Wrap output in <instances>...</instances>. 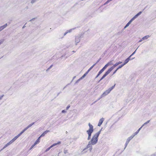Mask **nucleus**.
Masks as SVG:
<instances>
[{"label":"nucleus","mask_w":156,"mask_h":156,"mask_svg":"<svg viewBox=\"0 0 156 156\" xmlns=\"http://www.w3.org/2000/svg\"><path fill=\"white\" fill-rule=\"evenodd\" d=\"M34 123H35V122H33L32 123L30 124H31V126H33V125L34 124Z\"/></svg>","instance_id":"63"},{"label":"nucleus","mask_w":156,"mask_h":156,"mask_svg":"<svg viewBox=\"0 0 156 156\" xmlns=\"http://www.w3.org/2000/svg\"><path fill=\"white\" fill-rule=\"evenodd\" d=\"M31 126L30 124L28 126H27V127L28 129L30 127H31Z\"/></svg>","instance_id":"50"},{"label":"nucleus","mask_w":156,"mask_h":156,"mask_svg":"<svg viewBox=\"0 0 156 156\" xmlns=\"http://www.w3.org/2000/svg\"><path fill=\"white\" fill-rule=\"evenodd\" d=\"M92 147H90V148L89 150H90V151H91L92 150Z\"/></svg>","instance_id":"59"},{"label":"nucleus","mask_w":156,"mask_h":156,"mask_svg":"<svg viewBox=\"0 0 156 156\" xmlns=\"http://www.w3.org/2000/svg\"><path fill=\"white\" fill-rule=\"evenodd\" d=\"M66 112V111L65 110H62V113H65Z\"/></svg>","instance_id":"48"},{"label":"nucleus","mask_w":156,"mask_h":156,"mask_svg":"<svg viewBox=\"0 0 156 156\" xmlns=\"http://www.w3.org/2000/svg\"><path fill=\"white\" fill-rule=\"evenodd\" d=\"M4 96V95H3L1 96H0V100H2L3 97Z\"/></svg>","instance_id":"52"},{"label":"nucleus","mask_w":156,"mask_h":156,"mask_svg":"<svg viewBox=\"0 0 156 156\" xmlns=\"http://www.w3.org/2000/svg\"><path fill=\"white\" fill-rule=\"evenodd\" d=\"M34 123H35V122H33L32 123L30 124H31V126H33V125L34 124Z\"/></svg>","instance_id":"62"},{"label":"nucleus","mask_w":156,"mask_h":156,"mask_svg":"<svg viewBox=\"0 0 156 156\" xmlns=\"http://www.w3.org/2000/svg\"><path fill=\"white\" fill-rule=\"evenodd\" d=\"M34 123H35V122H33L32 123L30 124H31V126H33V125L34 124Z\"/></svg>","instance_id":"61"},{"label":"nucleus","mask_w":156,"mask_h":156,"mask_svg":"<svg viewBox=\"0 0 156 156\" xmlns=\"http://www.w3.org/2000/svg\"><path fill=\"white\" fill-rule=\"evenodd\" d=\"M88 126L89 128L86 132L88 134V137L87 138L88 140H89L90 139L92 133L94 131L93 126L90 123L88 124Z\"/></svg>","instance_id":"1"},{"label":"nucleus","mask_w":156,"mask_h":156,"mask_svg":"<svg viewBox=\"0 0 156 156\" xmlns=\"http://www.w3.org/2000/svg\"><path fill=\"white\" fill-rule=\"evenodd\" d=\"M132 22L130 20L126 24V26H125L124 28L125 29L128 26H129V25L131 24V23Z\"/></svg>","instance_id":"15"},{"label":"nucleus","mask_w":156,"mask_h":156,"mask_svg":"<svg viewBox=\"0 0 156 156\" xmlns=\"http://www.w3.org/2000/svg\"><path fill=\"white\" fill-rule=\"evenodd\" d=\"M40 137H39L38 139L36 141L34 142V143L35 144H38L40 142Z\"/></svg>","instance_id":"20"},{"label":"nucleus","mask_w":156,"mask_h":156,"mask_svg":"<svg viewBox=\"0 0 156 156\" xmlns=\"http://www.w3.org/2000/svg\"><path fill=\"white\" fill-rule=\"evenodd\" d=\"M115 84L114 86L110 87L108 89L106 90L104 92L103 94L101 95V97H104L108 94L115 87Z\"/></svg>","instance_id":"2"},{"label":"nucleus","mask_w":156,"mask_h":156,"mask_svg":"<svg viewBox=\"0 0 156 156\" xmlns=\"http://www.w3.org/2000/svg\"><path fill=\"white\" fill-rule=\"evenodd\" d=\"M118 70H117V69H116L113 72L112 75L115 74Z\"/></svg>","instance_id":"49"},{"label":"nucleus","mask_w":156,"mask_h":156,"mask_svg":"<svg viewBox=\"0 0 156 156\" xmlns=\"http://www.w3.org/2000/svg\"><path fill=\"white\" fill-rule=\"evenodd\" d=\"M95 65V64H94L86 72L87 74L89 73V72L92 69V68L94 67V66Z\"/></svg>","instance_id":"12"},{"label":"nucleus","mask_w":156,"mask_h":156,"mask_svg":"<svg viewBox=\"0 0 156 156\" xmlns=\"http://www.w3.org/2000/svg\"><path fill=\"white\" fill-rule=\"evenodd\" d=\"M61 143V142L60 141H58L57 143H55L53 144L51 146L52 147H53L55 146L56 145H57L58 144H60Z\"/></svg>","instance_id":"17"},{"label":"nucleus","mask_w":156,"mask_h":156,"mask_svg":"<svg viewBox=\"0 0 156 156\" xmlns=\"http://www.w3.org/2000/svg\"><path fill=\"white\" fill-rule=\"evenodd\" d=\"M108 66L107 65V64H106L101 69V70L103 72Z\"/></svg>","instance_id":"16"},{"label":"nucleus","mask_w":156,"mask_h":156,"mask_svg":"<svg viewBox=\"0 0 156 156\" xmlns=\"http://www.w3.org/2000/svg\"><path fill=\"white\" fill-rule=\"evenodd\" d=\"M3 42V40H1L0 41V44H2Z\"/></svg>","instance_id":"56"},{"label":"nucleus","mask_w":156,"mask_h":156,"mask_svg":"<svg viewBox=\"0 0 156 156\" xmlns=\"http://www.w3.org/2000/svg\"><path fill=\"white\" fill-rule=\"evenodd\" d=\"M70 107V105H68L66 108V110H68Z\"/></svg>","instance_id":"46"},{"label":"nucleus","mask_w":156,"mask_h":156,"mask_svg":"<svg viewBox=\"0 0 156 156\" xmlns=\"http://www.w3.org/2000/svg\"><path fill=\"white\" fill-rule=\"evenodd\" d=\"M23 133L22 131L19 134L17 135V136L19 137L21 136Z\"/></svg>","instance_id":"39"},{"label":"nucleus","mask_w":156,"mask_h":156,"mask_svg":"<svg viewBox=\"0 0 156 156\" xmlns=\"http://www.w3.org/2000/svg\"><path fill=\"white\" fill-rule=\"evenodd\" d=\"M8 26L7 23H5L4 25L0 27V32L5 28Z\"/></svg>","instance_id":"8"},{"label":"nucleus","mask_w":156,"mask_h":156,"mask_svg":"<svg viewBox=\"0 0 156 156\" xmlns=\"http://www.w3.org/2000/svg\"><path fill=\"white\" fill-rule=\"evenodd\" d=\"M45 135L44 134V133H43L41 135V136H39V137H40V138H41V137H42L44 136Z\"/></svg>","instance_id":"44"},{"label":"nucleus","mask_w":156,"mask_h":156,"mask_svg":"<svg viewBox=\"0 0 156 156\" xmlns=\"http://www.w3.org/2000/svg\"><path fill=\"white\" fill-rule=\"evenodd\" d=\"M142 128L141 127H140V128L138 129V130L135 133H134L133 134V136H134L135 135H137L138 133L139 132V131Z\"/></svg>","instance_id":"11"},{"label":"nucleus","mask_w":156,"mask_h":156,"mask_svg":"<svg viewBox=\"0 0 156 156\" xmlns=\"http://www.w3.org/2000/svg\"><path fill=\"white\" fill-rule=\"evenodd\" d=\"M84 34L81 33L79 34L78 35L75 36V42L76 43V45L79 43L80 40V38L83 37V35Z\"/></svg>","instance_id":"4"},{"label":"nucleus","mask_w":156,"mask_h":156,"mask_svg":"<svg viewBox=\"0 0 156 156\" xmlns=\"http://www.w3.org/2000/svg\"><path fill=\"white\" fill-rule=\"evenodd\" d=\"M9 146V145H8V144L7 143L6 144H5V146L3 147V148L0 151H2V150H3V149H5V148H6V147H7V146Z\"/></svg>","instance_id":"28"},{"label":"nucleus","mask_w":156,"mask_h":156,"mask_svg":"<svg viewBox=\"0 0 156 156\" xmlns=\"http://www.w3.org/2000/svg\"><path fill=\"white\" fill-rule=\"evenodd\" d=\"M87 73L86 72L80 78L81 80H82L83 78H84L85 76L87 75Z\"/></svg>","instance_id":"21"},{"label":"nucleus","mask_w":156,"mask_h":156,"mask_svg":"<svg viewBox=\"0 0 156 156\" xmlns=\"http://www.w3.org/2000/svg\"><path fill=\"white\" fill-rule=\"evenodd\" d=\"M18 136H17V135L16 136H15L12 140H13L14 141H15L18 138Z\"/></svg>","instance_id":"32"},{"label":"nucleus","mask_w":156,"mask_h":156,"mask_svg":"<svg viewBox=\"0 0 156 156\" xmlns=\"http://www.w3.org/2000/svg\"><path fill=\"white\" fill-rule=\"evenodd\" d=\"M104 119L103 118H101V119L99 121L98 126H100L102 124L103 122L104 121Z\"/></svg>","instance_id":"6"},{"label":"nucleus","mask_w":156,"mask_h":156,"mask_svg":"<svg viewBox=\"0 0 156 156\" xmlns=\"http://www.w3.org/2000/svg\"><path fill=\"white\" fill-rule=\"evenodd\" d=\"M103 72L102 70L101 69L99 72L98 74L96 76L95 78H97Z\"/></svg>","instance_id":"19"},{"label":"nucleus","mask_w":156,"mask_h":156,"mask_svg":"<svg viewBox=\"0 0 156 156\" xmlns=\"http://www.w3.org/2000/svg\"><path fill=\"white\" fill-rule=\"evenodd\" d=\"M142 12L141 11H140L137 13L136 14L135 16L137 18L141 14Z\"/></svg>","instance_id":"25"},{"label":"nucleus","mask_w":156,"mask_h":156,"mask_svg":"<svg viewBox=\"0 0 156 156\" xmlns=\"http://www.w3.org/2000/svg\"><path fill=\"white\" fill-rule=\"evenodd\" d=\"M125 65L124 64H122L120 66H119L118 68H117V70H118L119 69L121 68L122 67L124 66Z\"/></svg>","instance_id":"27"},{"label":"nucleus","mask_w":156,"mask_h":156,"mask_svg":"<svg viewBox=\"0 0 156 156\" xmlns=\"http://www.w3.org/2000/svg\"><path fill=\"white\" fill-rule=\"evenodd\" d=\"M64 153L65 154H69L68 150L66 149V148L64 149Z\"/></svg>","instance_id":"22"},{"label":"nucleus","mask_w":156,"mask_h":156,"mask_svg":"<svg viewBox=\"0 0 156 156\" xmlns=\"http://www.w3.org/2000/svg\"><path fill=\"white\" fill-rule=\"evenodd\" d=\"M28 129L26 127L25 128H24L22 131L24 133L25 131H26L27 129Z\"/></svg>","instance_id":"42"},{"label":"nucleus","mask_w":156,"mask_h":156,"mask_svg":"<svg viewBox=\"0 0 156 156\" xmlns=\"http://www.w3.org/2000/svg\"><path fill=\"white\" fill-rule=\"evenodd\" d=\"M112 70L110 68L105 73V74L103 75L104 76H105V77L108 75L112 71Z\"/></svg>","instance_id":"7"},{"label":"nucleus","mask_w":156,"mask_h":156,"mask_svg":"<svg viewBox=\"0 0 156 156\" xmlns=\"http://www.w3.org/2000/svg\"><path fill=\"white\" fill-rule=\"evenodd\" d=\"M14 142V141L13 140H12L9 143H7V144H8V145H9L11 144H12V143H13Z\"/></svg>","instance_id":"31"},{"label":"nucleus","mask_w":156,"mask_h":156,"mask_svg":"<svg viewBox=\"0 0 156 156\" xmlns=\"http://www.w3.org/2000/svg\"><path fill=\"white\" fill-rule=\"evenodd\" d=\"M98 139V137L94 135L89 141L91 143L92 145H94L97 143Z\"/></svg>","instance_id":"3"},{"label":"nucleus","mask_w":156,"mask_h":156,"mask_svg":"<svg viewBox=\"0 0 156 156\" xmlns=\"http://www.w3.org/2000/svg\"><path fill=\"white\" fill-rule=\"evenodd\" d=\"M67 34H68V32L66 31V32L64 34V36H65Z\"/></svg>","instance_id":"57"},{"label":"nucleus","mask_w":156,"mask_h":156,"mask_svg":"<svg viewBox=\"0 0 156 156\" xmlns=\"http://www.w3.org/2000/svg\"><path fill=\"white\" fill-rule=\"evenodd\" d=\"M137 17L135 16L133 17L130 20L132 22L134 20H135Z\"/></svg>","instance_id":"26"},{"label":"nucleus","mask_w":156,"mask_h":156,"mask_svg":"<svg viewBox=\"0 0 156 156\" xmlns=\"http://www.w3.org/2000/svg\"><path fill=\"white\" fill-rule=\"evenodd\" d=\"M53 66V65H51L49 66V67L48 69V70L50 69Z\"/></svg>","instance_id":"45"},{"label":"nucleus","mask_w":156,"mask_h":156,"mask_svg":"<svg viewBox=\"0 0 156 156\" xmlns=\"http://www.w3.org/2000/svg\"><path fill=\"white\" fill-rule=\"evenodd\" d=\"M147 124L146 123V122L144 123L141 127V128H142L143 126H144V125Z\"/></svg>","instance_id":"54"},{"label":"nucleus","mask_w":156,"mask_h":156,"mask_svg":"<svg viewBox=\"0 0 156 156\" xmlns=\"http://www.w3.org/2000/svg\"><path fill=\"white\" fill-rule=\"evenodd\" d=\"M150 37V36H149V35L145 36L142 38V40H147L148 38Z\"/></svg>","instance_id":"13"},{"label":"nucleus","mask_w":156,"mask_h":156,"mask_svg":"<svg viewBox=\"0 0 156 156\" xmlns=\"http://www.w3.org/2000/svg\"><path fill=\"white\" fill-rule=\"evenodd\" d=\"M134 58H132L131 59V60L133 59ZM131 60L130 59V56L128 58H127L124 61V65H125L126 64H127L129 61Z\"/></svg>","instance_id":"5"},{"label":"nucleus","mask_w":156,"mask_h":156,"mask_svg":"<svg viewBox=\"0 0 156 156\" xmlns=\"http://www.w3.org/2000/svg\"><path fill=\"white\" fill-rule=\"evenodd\" d=\"M150 120H149L147 121L146 122V123L147 124V123H148L149 122H150Z\"/></svg>","instance_id":"64"},{"label":"nucleus","mask_w":156,"mask_h":156,"mask_svg":"<svg viewBox=\"0 0 156 156\" xmlns=\"http://www.w3.org/2000/svg\"><path fill=\"white\" fill-rule=\"evenodd\" d=\"M36 145V144H35L34 143V144L32 145L30 149L31 150Z\"/></svg>","instance_id":"37"},{"label":"nucleus","mask_w":156,"mask_h":156,"mask_svg":"<svg viewBox=\"0 0 156 156\" xmlns=\"http://www.w3.org/2000/svg\"><path fill=\"white\" fill-rule=\"evenodd\" d=\"M38 0H32L31 1V3L32 4H33L37 2Z\"/></svg>","instance_id":"29"},{"label":"nucleus","mask_w":156,"mask_h":156,"mask_svg":"<svg viewBox=\"0 0 156 156\" xmlns=\"http://www.w3.org/2000/svg\"><path fill=\"white\" fill-rule=\"evenodd\" d=\"M129 143L127 142V141H126L125 144V147L124 148V149L126 148V147H127V145H128Z\"/></svg>","instance_id":"38"},{"label":"nucleus","mask_w":156,"mask_h":156,"mask_svg":"<svg viewBox=\"0 0 156 156\" xmlns=\"http://www.w3.org/2000/svg\"><path fill=\"white\" fill-rule=\"evenodd\" d=\"M81 80L80 78L78 80L75 82V84H76L79 83V82Z\"/></svg>","instance_id":"34"},{"label":"nucleus","mask_w":156,"mask_h":156,"mask_svg":"<svg viewBox=\"0 0 156 156\" xmlns=\"http://www.w3.org/2000/svg\"><path fill=\"white\" fill-rule=\"evenodd\" d=\"M143 41V40H142V38H141V39L139 41H138V42H141L142 41Z\"/></svg>","instance_id":"60"},{"label":"nucleus","mask_w":156,"mask_h":156,"mask_svg":"<svg viewBox=\"0 0 156 156\" xmlns=\"http://www.w3.org/2000/svg\"><path fill=\"white\" fill-rule=\"evenodd\" d=\"M87 148L86 147L85 148H84L83 151H82L81 153H82V154H83L84 153H85L86 152H87Z\"/></svg>","instance_id":"24"},{"label":"nucleus","mask_w":156,"mask_h":156,"mask_svg":"<svg viewBox=\"0 0 156 156\" xmlns=\"http://www.w3.org/2000/svg\"><path fill=\"white\" fill-rule=\"evenodd\" d=\"M23 133L22 131L19 134L17 135V136L19 137L21 136Z\"/></svg>","instance_id":"41"},{"label":"nucleus","mask_w":156,"mask_h":156,"mask_svg":"<svg viewBox=\"0 0 156 156\" xmlns=\"http://www.w3.org/2000/svg\"><path fill=\"white\" fill-rule=\"evenodd\" d=\"M76 29V28H74L71 29H70L69 30H67V31L68 33H71L73 30H74Z\"/></svg>","instance_id":"23"},{"label":"nucleus","mask_w":156,"mask_h":156,"mask_svg":"<svg viewBox=\"0 0 156 156\" xmlns=\"http://www.w3.org/2000/svg\"><path fill=\"white\" fill-rule=\"evenodd\" d=\"M118 65V62H116L115 64L113 65V66H112L110 68L112 70L116 66H117Z\"/></svg>","instance_id":"10"},{"label":"nucleus","mask_w":156,"mask_h":156,"mask_svg":"<svg viewBox=\"0 0 156 156\" xmlns=\"http://www.w3.org/2000/svg\"><path fill=\"white\" fill-rule=\"evenodd\" d=\"M23 133L22 131L19 134L17 135V136L19 137L21 136Z\"/></svg>","instance_id":"40"},{"label":"nucleus","mask_w":156,"mask_h":156,"mask_svg":"<svg viewBox=\"0 0 156 156\" xmlns=\"http://www.w3.org/2000/svg\"><path fill=\"white\" fill-rule=\"evenodd\" d=\"M151 156H156V152L154 154H152Z\"/></svg>","instance_id":"55"},{"label":"nucleus","mask_w":156,"mask_h":156,"mask_svg":"<svg viewBox=\"0 0 156 156\" xmlns=\"http://www.w3.org/2000/svg\"><path fill=\"white\" fill-rule=\"evenodd\" d=\"M134 137V136H133V135H132L128 137L126 140V141L128 142L129 143L130 141Z\"/></svg>","instance_id":"9"},{"label":"nucleus","mask_w":156,"mask_h":156,"mask_svg":"<svg viewBox=\"0 0 156 156\" xmlns=\"http://www.w3.org/2000/svg\"><path fill=\"white\" fill-rule=\"evenodd\" d=\"M109 2H108V1L107 0L104 4V5H105L107 4Z\"/></svg>","instance_id":"51"},{"label":"nucleus","mask_w":156,"mask_h":156,"mask_svg":"<svg viewBox=\"0 0 156 156\" xmlns=\"http://www.w3.org/2000/svg\"><path fill=\"white\" fill-rule=\"evenodd\" d=\"M91 145H92L91 143L89 141L88 144H87L86 147L87 149L89 148H90L92 147Z\"/></svg>","instance_id":"18"},{"label":"nucleus","mask_w":156,"mask_h":156,"mask_svg":"<svg viewBox=\"0 0 156 156\" xmlns=\"http://www.w3.org/2000/svg\"><path fill=\"white\" fill-rule=\"evenodd\" d=\"M105 77V76L103 75V76L101 77V80H103L104 78Z\"/></svg>","instance_id":"53"},{"label":"nucleus","mask_w":156,"mask_h":156,"mask_svg":"<svg viewBox=\"0 0 156 156\" xmlns=\"http://www.w3.org/2000/svg\"><path fill=\"white\" fill-rule=\"evenodd\" d=\"M68 84L66 86H65L63 88V90H64V89L66 87H67V86L68 85H69V84Z\"/></svg>","instance_id":"58"},{"label":"nucleus","mask_w":156,"mask_h":156,"mask_svg":"<svg viewBox=\"0 0 156 156\" xmlns=\"http://www.w3.org/2000/svg\"><path fill=\"white\" fill-rule=\"evenodd\" d=\"M36 18H33V19H32L30 20H29V21L30 22H32V21H34L36 19Z\"/></svg>","instance_id":"47"},{"label":"nucleus","mask_w":156,"mask_h":156,"mask_svg":"<svg viewBox=\"0 0 156 156\" xmlns=\"http://www.w3.org/2000/svg\"><path fill=\"white\" fill-rule=\"evenodd\" d=\"M101 58H100L97 61V62H96V63H95L94 64H95V65L97 64L100 61V60H101Z\"/></svg>","instance_id":"43"},{"label":"nucleus","mask_w":156,"mask_h":156,"mask_svg":"<svg viewBox=\"0 0 156 156\" xmlns=\"http://www.w3.org/2000/svg\"><path fill=\"white\" fill-rule=\"evenodd\" d=\"M50 131L49 130H46L43 132L45 135L46 134L48 133Z\"/></svg>","instance_id":"35"},{"label":"nucleus","mask_w":156,"mask_h":156,"mask_svg":"<svg viewBox=\"0 0 156 156\" xmlns=\"http://www.w3.org/2000/svg\"><path fill=\"white\" fill-rule=\"evenodd\" d=\"M107 64L108 66L113 64L112 61H111L108 62Z\"/></svg>","instance_id":"30"},{"label":"nucleus","mask_w":156,"mask_h":156,"mask_svg":"<svg viewBox=\"0 0 156 156\" xmlns=\"http://www.w3.org/2000/svg\"><path fill=\"white\" fill-rule=\"evenodd\" d=\"M102 129L101 128L100 131H99L98 132L95 134L94 135H95L96 136H97L98 137V136L101 133V131Z\"/></svg>","instance_id":"14"},{"label":"nucleus","mask_w":156,"mask_h":156,"mask_svg":"<svg viewBox=\"0 0 156 156\" xmlns=\"http://www.w3.org/2000/svg\"><path fill=\"white\" fill-rule=\"evenodd\" d=\"M137 48L136 49V50L129 56H130V57L135 53L136 51V50H137Z\"/></svg>","instance_id":"36"},{"label":"nucleus","mask_w":156,"mask_h":156,"mask_svg":"<svg viewBox=\"0 0 156 156\" xmlns=\"http://www.w3.org/2000/svg\"><path fill=\"white\" fill-rule=\"evenodd\" d=\"M52 147L51 146H50V147H48V148H47L46 150H45V152H47L49 150H50V149Z\"/></svg>","instance_id":"33"}]
</instances>
